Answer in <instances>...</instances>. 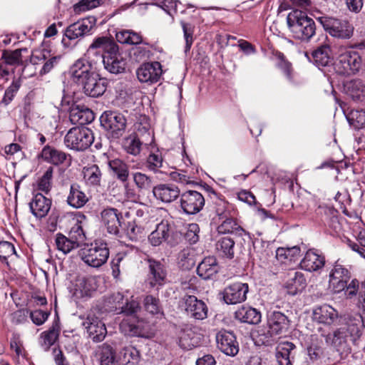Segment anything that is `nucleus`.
I'll return each mask as SVG.
<instances>
[{"mask_svg":"<svg viewBox=\"0 0 365 365\" xmlns=\"http://www.w3.org/2000/svg\"><path fill=\"white\" fill-rule=\"evenodd\" d=\"M287 22L295 38L307 41L315 34L316 26L314 20L302 11H291L287 15Z\"/></svg>","mask_w":365,"mask_h":365,"instance_id":"f257e3e1","label":"nucleus"},{"mask_svg":"<svg viewBox=\"0 0 365 365\" xmlns=\"http://www.w3.org/2000/svg\"><path fill=\"white\" fill-rule=\"evenodd\" d=\"M268 330L262 329L259 331L258 341L265 346H271L274 342L275 336L284 334L287 332L290 321L282 312L274 311L267 317Z\"/></svg>","mask_w":365,"mask_h":365,"instance_id":"f03ea898","label":"nucleus"},{"mask_svg":"<svg viewBox=\"0 0 365 365\" xmlns=\"http://www.w3.org/2000/svg\"><path fill=\"white\" fill-rule=\"evenodd\" d=\"M110 252L108 245L103 241H95L86 244L79 250L81 260L93 268H98L105 264L109 257Z\"/></svg>","mask_w":365,"mask_h":365,"instance_id":"7ed1b4c3","label":"nucleus"},{"mask_svg":"<svg viewBox=\"0 0 365 365\" xmlns=\"http://www.w3.org/2000/svg\"><path fill=\"white\" fill-rule=\"evenodd\" d=\"M363 318L351 321L344 327L336 330L333 334L327 335L326 341L331 344L334 347L338 348L345 344L348 339L355 343L361 334V322Z\"/></svg>","mask_w":365,"mask_h":365,"instance_id":"20e7f679","label":"nucleus"},{"mask_svg":"<svg viewBox=\"0 0 365 365\" xmlns=\"http://www.w3.org/2000/svg\"><path fill=\"white\" fill-rule=\"evenodd\" d=\"M364 61L360 53L354 50H348L341 53L335 63L336 71L343 76L358 73L362 68Z\"/></svg>","mask_w":365,"mask_h":365,"instance_id":"39448f33","label":"nucleus"},{"mask_svg":"<svg viewBox=\"0 0 365 365\" xmlns=\"http://www.w3.org/2000/svg\"><path fill=\"white\" fill-rule=\"evenodd\" d=\"M324 30L331 36L340 39H349L354 34L353 25L346 20L329 16L319 18Z\"/></svg>","mask_w":365,"mask_h":365,"instance_id":"423d86ee","label":"nucleus"},{"mask_svg":"<svg viewBox=\"0 0 365 365\" xmlns=\"http://www.w3.org/2000/svg\"><path fill=\"white\" fill-rule=\"evenodd\" d=\"M106 304L110 311L121 313H137L140 307L139 302L133 296H128L121 292L113 293L106 301Z\"/></svg>","mask_w":365,"mask_h":365,"instance_id":"0eeeda50","label":"nucleus"},{"mask_svg":"<svg viewBox=\"0 0 365 365\" xmlns=\"http://www.w3.org/2000/svg\"><path fill=\"white\" fill-rule=\"evenodd\" d=\"M93 140L92 130L86 127H76L70 129L64 138L66 145L76 150L87 149Z\"/></svg>","mask_w":365,"mask_h":365,"instance_id":"6e6552de","label":"nucleus"},{"mask_svg":"<svg viewBox=\"0 0 365 365\" xmlns=\"http://www.w3.org/2000/svg\"><path fill=\"white\" fill-rule=\"evenodd\" d=\"M95 24L89 19H82L69 25L64 31L62 43L68 47L85 36L91 34Z\"/></svg>","mask_w":365,"mask_h":365,"instance_id":"1a4fd4ad","label":"nucleus"},{"mask_svg":"<svg viewBox=\"0 0 365 365\" xmlns=\"http://www.w3.org/2000/svg\"><path fill=\"white\" fill-rule=\"evenodd\" d=\"M125 317L120 324V329L125 335L143 336L149 330L147 321L136 316V313H125Z\"/></svg>","mask_w":365,"mask_h":365,"instance_id":"9d476101","label":"nucleus"},{"mask_svg":"<svg viewBox=\"0 0 365 365\" xmlns=\"http://www.w3.org/2000/svg\"><path fill=\"white\" fill-rule=\"evenodd\" d=\"M349 279V271L337 260L329 274V287L334 293H339L345 289L346 281Z\"/></svg>","mask_w":365,"mask_h":365,"instance_id":"9b49d317","label":"nucleus"},{"mask_svg":"<svg viewBox=\"0 0 365 365\" xmlns=\"http://www.w3.org/2000/svg\"><path fill=\"white\" fill-rule=\"evenodd\" d=\"M69 72L73 81L78 84L96 73L95 64L88 59V55L78 59L70 68Z\"/></svg>","mask_w":365,"mask_h":365,"instance_id":"f8f14e48","label":"nucleus"},{"mask_svg":"<svg viewBox=\"0 0 365 365\" xmlns=\"http://www.w3.org/2000/svg\"><path fill=\"white\" fill-rule=\"evenodd\" d=\"M204 205V197L197 191L188 190L180 195V207L187 215L199 212Z\"/></svg>","mask_w":365,"mask_h":365,"instance_id":"ddd939ff","label":"nucleus"},{"mask_svg":"<svg viewBox=\"0 0 365 365\" xmlns=\"http://www.w3.org/2000/svg\"><path fill=\"white\" fill-rule=\"evenodd\" d=\"M101 123L106 129L111 130L115 138L120 136L126 126L125 116L113 111L105 112L101 117Z\"/></svg>","mask_w":365,"mask_h":365,"instance_id":"4468645a","label":"nucleus"},{"mask_svg":"<svg viewBox=\"0 0 365 365\" xmlns=\"http://www.w3.org/2000/svg\"><path fill=\"white\" fill-rule=\"evenodd\" d=\"M162 74V66L158 61L143 63L136 71L139 81L149 85L158 82Z\"/></svg>","mask_w":365,"mask_h":365,"instance_id":"2eb2a0df","label":"nucleus"},{"mask_svg":"<svg viewBox=\"0 0 365 365\" xmlns=\"http://www.w3.org/2000/svg\"><path fill=\"white\" fill-rule=\"evenodd\" d=\"M185 310L195 319L202 320L207 318L208 309L206 304L195 296L186 295L183 298Z\"/></svg>","mask_w":365,"mask_h":365,"instance_id":"dca6fc26","label":"nucleus"},{"mask_svg":"<svg viewBox=\"0 0 365 365\" xmlns=\"http://www.w3.org/2000/svg\"><path fill=\"white\" fill-rule=\"evenodd\" d=\"M249 286L247 283L236 282L225 288L224 301L228 304L241 303L247 299Z\"/></svg>","mask_w":365,"mask_h":365,"instance_id":"f3484780","label":"nucleus"},{"mask_svg":"<svg viewBox=\"0 0 365 365\" xmlns=\"http://www.w3.org/2000/svg\"><path fill=\"white\" fill-rule=\"evenodd\" d=\"M101 57L105 69L110 73L119 74L125 71L127 61L120 53L119 47L112 54H103Z\"/></svg>","mask_w":365,"mask_h":365,"instance_id":"a211bd4d","label":"nucleus"},{"mask_svg":"<svg viewBox=\"0 0 365 365\" xmlns=\"http://www.w3.org/2000/svg\"><path fill=\"white\" fill-rule=\"evenodd\" d=\"M83 86L84 93L92 98H97L102 96L107 88L106 78H100L97 73L80 83Z\"/></svg>","mask_w":365,"mask_h":365,"instance_id":"6ab92c4d","label":"nucleus"},{"mask_svg":"<svg viewBox=\"0 0 365 365\" xmlns=\"http://www.w3.org/2000/svg\"><path fill=\"white\" fill-rule=\"evenodd\" d=\"M216 341L218 349L227 356H234L239 351L238 343L233 333L222 330L217 334Z\"/></svg>","mask_w":365,"mask_h":365,"instance_id":"aec40b11","label":"nucleus"},{"mask_svg":"<svg viewBox=\"0 0 365 365\" xmlns=\"http://www.w3.org/2000/svg\"><path fill=\"white\" fill-rule=\"evenodd\" d=\"M83 326L87 329L90 338L95 342H99L104 339L106 335L105 324L96 316L88 314L83 322Z\"/></svg>","mask_w":365,"mask_h":365,"instance_id":"412c9836","label":"nucleus"},{"mask_svg":"<svg viewBox=\"0 0 365 365\" xmlns=\"http://www.w3.org/2000/svg\"><path fill=\"white\" fill-rule=\"evenodd\" d=\"M153 193L158 200L170 203L180 195V190L175 184L162 183L153 187Z\"/></svg>","mask_w":365,"mask_h":365,"instance_id":"4be33fe9","label":"nucleus"},{"mask_svg":"<svg viewBox=\"0 0 365 365\" xmlns=\"http://www.w3.org/2000/svg\"><path fill=\"white\" fill-rule=\"evenodd\" d=\"M120 217H121V214L115 208L108 207L102 210L101 212V223L108 233L117 235L119 232Z\"/></svg>","mask_w":365,"mask_h":365,"instance_id":"5701e85b","label":"nucleus"},{"mask_svg":"<svg viewBox=\"0 0 365 365\" xmlns=\"http://www.w3.org/2000/svg\"><path fill=\"white\" fill-rule=\"evenodd\" d=\"M166 272L163 265L157 261L149 260V274L148 277V283L150 287L158 290L166 280Z\"/></svg>","mask_w":365,"mask_h":365,"instance_id":"b1692460","label":"nucleus"},{"mask_svg":"<svg viewBox=\"0 0 365 365\" xmlns=\"http://www.w3.org/2000/svg\"><path fill=\"white\" fill-rule=\"evenodd\" d=\"M324 256L312 250H308L300 262L302 269L308 272H317L324 267Z\"/></svg>","mask_w":365,"mask_h":365,"instance_id":"393cba45","label":"nucleus"},{"mask_svg":"<svg viewBox=\"0 0 365 365\" xmlns=\"http://www.w3.org/2000/svg\"><path fill=\"white\" fill-rule=\"evenodd\" d=\"M51 201L41 193L34 196L29 202L31 213L37 218L45 217L51 209Z\"/></svg>","mask_w":365,"mask_h":365,"instance_id":"a878e982","label":"nucleus"},{"mask_svg":"<svg viewBox=\"0 0 365 365\" xmlns=\"http://www.w3.org/2000/svg\"><path fill=\"white\" fill-rule=\"evenodd\" d=\"M337 318V311L331 306L327 304L316 307L313 311V319L319 323L330 325L333 324Z\"/></svg>","mask_w":365,"mask_h":365,"instance_id":"bb28decb","label":"nucleus"},{"mask_svg":"<svg viewBox=\"0 0 365 365\" xmlns=\"http://www.w3.org/2000/svg\"><path fill=\"white\" fill-rule=\"evenodd\" d=\"M89 201V197L81 190V186L76 183L70 187L66 202L71 207L79 209L83 207Z\"/></svg>","mask_w":365,"mask_h":365,"instance_id":"cd10ccee","label":"nucleus"},{"mask_svg":"<svg viewBox=\"0 0 365 365\" xmlns=\"http://www.w3.org/2000/svg\"><path fill=\"white\" fill-rule=\"evenodd\" d=\"M170 235V224L167 220H162L148 236V241L153 246H159L168 239Z\"/></svg>","mask_w":365,"mask_h":365,"instance_id":"c85d7f7f","label":"nucleus"},{"mask_svg":"<svg viewBox=\"0 0 365 365\" xmlns=\"http://www.w3.org/2000/svg\"><path fill=\"white\" fill-rule=\"evenodd\" d=\"M218 271L217 259L215 257H207L198 264L197 274L204 279H208L215 276Z\"/></svg>","mask_w":365,"mask_h":365,"instance_id":"c756f323","label":"nucleus"},{"mask_svg":"<svg viewBox=\"0 0 365 365\" xmlns=\"http://www.w3.org/2000/svg\"><path fill=\"white\" fill-rule=\"evenodd\" d=\"M118 47L117 43L113 39L107 36L97 37L89 46L87 55H90L93 50L97 48L101 49L103 51V54L112 53Z\"/></svg>","mask_w":365,"mask_h":365,"instance_id":"7c9ffc66","label":"nucleus"},{"mask_svg":"<svg viewBox=\"0 0 365 365\" xmlns=\"http://www.w3.org/2000/svg\"><path fill=\"white\" fill-rule=\"evenodd\" d=\"M235 317L242 322L256 324L261 321V313L255 308L242 307L236 311Z\"/></svg>","mask_w":365,"mask_h":365,"instance_id":"2f4dec72","label":"nucleus"},{"mask_svg":"<svg viewBox=\"0 0 365 365\" xmlns=\"http://www.w3.org/2000/svg\"><path fill=\"white\" fill-rule=\"evenodd\" d=\"M97 289L96 280L93 277H81L78 279L76 284V296L80 297H91Z\"/></svg>","mask_w":365,"mask_h":365,"instance_id":"473e14b6","label":"nucleus"},{"mask_svg":"<svg viewBox=\"0 0 365 365\" xmlns=\"http://www.w3.org/2000/svg\"><path fill=\"white\" fill-rule=\"evenodd\" d=\"M40 156L45 161L56 165L64 163L67 157L66 154L63 151L49 145H46L42 149Z\"/></svg>","mask_w":365,"mask_h":365,"instance_id":"72a5a7b5","label":"nucleus"},{"mask_svg":"<svg viewBox=\"0 0 365 365\" xmlns=\"http://www.w3.org/2000/svg\"><path fill=\"white\" fill-rule=\"evenodd\" d=\"M83 179L88 186L100 185L102 178V173L99 167L96 165L84 167L82 171Z\"/></svg>","mask_w":365,"mask_h":365,"instance_id":"f704fd0d","label":"nucleus"},{"mask_svg":"<svg viewBox=\"0 0 365 365\" xmlns=\"http://www.w3.org/2000/svg\"><path fill=\"white\" fill-rule=\"evenodd\" d=\"M294 348L295 345L289 341L280 343L277 346L276 359L279 365H292L290 354Z\"/></svg>","mask_w":365,"mask_h":365,"instance_id":"c9c22d12","label":"nucleus"},{"mask_svg":"<svg viewBox=\"0 0 365 365\" xmlns=\"http://www.w3.org/2000/svg\"><path fill=\"white\" fill-rule=\"evenodd\" d=\"M108 166L113 175L122 182H126L129 177V169L123 160L115 158L108 161Z\"/></svg>","mask_w":365,"mask_h":365,"instance_id":"e433bc0d","label":"nucleus"},{"mask_svg":"<svg viewBox=\"0 0 365 365\" xmlns=\"http://www.w3.org/2000/svg\"><path fill=\"white\" fill-rule=\"evenodd\" d=\"M143 143L138 135L133 133L123 139L122 145L127 153L137 156L140 153Z\"/></svg>","mask_w":365,"mask_h":365,"instance_id":"4c0bfd02","label":"nucleus"},{"mask_svg":"<svg viewBox=\"0 0 365 365\" xmlns=\"http://www.w3.org/2000/svg\"><path fill=\"white\" fill-rule=\"evenodd\" d=\"M217 231L221 234L235 233L239 236L247 235V232L240 227L233 218H226L218 226Z\"/></svg>","mask_w":365,"mask_h":365,"instance_id":"58836bf2","label":"nucleus"},{"mask_svg":"<svg viewBox=\"0 0 365 365\" xmlns=\"http://www.w3.org/2000/svg\"><path fill=\"white\" fill-rule=\"evenodd\" d=\"M331 49L329 46L324 45L319 47L312 53L314 63L319 66H326L330 62Z\"/></svg>","mask_w":365,"mask_h":365,"instance_id":"ea45409f","label":"nucleus"},{"mask_svg":"<svg viewBox=\"0 0 365 365\" xmlns=\"http://www.w3.org/2000/svg\"><path fill=\"white\" fill-rule=\"evenodd\" d=\"M55 243L56 248L63 254H68L79 246L76 240L68 238L61 233H58L56 235Z\"/></svg>","mask_w":365,"mask_h":365,"instance_id":"a19ab883","label":"nucleus"},{"mask_svg":"<svg viewBox=\"0 0 365 365\" xmlns=\"http://www.w3.org/2000/svg\"><path fill=\"white\" fill-rule=\"evenodd\" d=\"M59 333V329L55 327H52L48 331L42 332L39 338V344L42 348L46 351L48 350L58 339Z\"/></svg>","mask_w":365,"mask_h":365,"instance_id":"79ce46f5","label":"nucleus"},{"mask_svg":"<svg viewBox=\"0 0 365 365\" xmlns=\"http://www.w3.org/2000/svg\"><path fill=\"white\" fill-rule=\"evenodd\" d=\"M235 242L227 237L220 238L216 243L217 252L229 259H232L235 255Z\"/></svg>","mask_w":365,"mask_h":365,"instance_id":"37998d69","label":"nucleus"},{"mask_svg":"<svg viewBox=\"0 0 365 365\" xmlns=\"http://www.w3.org/2000/svg\"><path fill=\"white\" fill-rule=\"evenodd\" d=\"M139 359V351L132 346L124 347L120 352V359L123 365H135L138 362Z\"/></svg>","mask_w":365,"mask_h":365,"instance_id":"c03bdc74","label":"nucleus"},{"mask_svg":"<svg viewBox=\"0 0 365 365\" xmlns=\"http://www.w3.org/2000/svg\"><path fill=\"white\" fill-rule=\"evenodd\" d=\"M116 40L120 43L126 44H139L142 43V36L136 32L131 30H123L115 34Z\"/></svg>","mask_w":365,"mask_h":365,"instance_id":"a18cd8bd","label":"nucleus"},{"mask_svg":"<svg viewBox=\"0 0 365 365\" xmlns=\"http://www.w3.org/2000/svg\"><path fill=\"white\" fill-rule=\"evenodd\" d=\"M349 95L356 101L365 96V83L361 79H354L349 82L347 85Z\"/></svg>","mask_w":365,"mask_h":365,"instance_id":"49530a36","label":"nucleus"},{"mask_svg":"<svg viewBox=\"0 0 365 365\" xmlns=\"http://www.w3.org/2000/svg\"><path fill=\"white\" fill-rule=\"evenodd\" d=\"M141 221L133 220L128 222L126 226L125 232L128 238L132 241H137L145 235L146 232L141 227Z\"/></svg>","mask_w":365,"mask_h":365,"instance_id":"de8ad7c7","label":"nucleus"},{"mask_svg":"<svg viewBox=\"0 0 365 365\" xmlns=\"http://www.w3.org/2000/svg\"><path fill=\"white\" fill-rule=\"evenodd\" d=\"M71 117L72 121H76L81 125L90 123L94 120V114L89 108L78 110L73 108L71 111Z\"/></svg>","mask_w":365,"mask_h":365,"instance_id":"09e8293b","label":"nucleus"},{"mask_svg":"<svg viewBox=\"0 0 365 365\" xmlns=\"http://www.w3.org/2000/svg\"><path fill=\"white\" fill-rule=\"evenodd\" d=\"M300 255V248L297 246L292 247H279L276 251V257L279 260L295 261Z\"/></svg>","mask_w":365,"mask_h":365,"instance_id":"8fccbe9b","label":"nucleus"},{"mask_svg":"<svg viewBox=\"0 0 365 365\" xmlns=\"http://www.w3.org/2000/svg\"><path fill=\"white\" fill-rule=\"evenodd\" d=\"M130 262L128 256L125 253H118L112 261V272L115 278L120 274V269H125Z\"/></svg>","mask_w":365,"mask_h":365,"instance_id":"3c124183","label":"nucleus"},{"mask_svg":"<svg viewBox=\"0 0 365 365\" xmlns=\"http://www.w3.org/2000/svg\"><path fill=\"white\" fill-rule=\"evenodd\" d=\"M98 355L101 365H114L115 352L110 346L103 344L100 347Z\"/></svg>","mask_w":365,"mask_h":365,"instance_id":"603ef678","label":"nucleus"},{"mask_svg":"<svg viewBox=\"0 0 365 365\" xmlns=\"http://www.w3.org/2000/svg\"><path fill=\"white\" fill-rule=\"evenodd\" d=\"M143 304L145 310L151 314H162L163 309L158 298L148 295L144 298Z\"/></svg>","mask_w":365,"mask_h":365,"instance_id":"864d4df0","label":"nucleus"},{"mask_svg":"<svg viewBox=\"0 0 365 365\" xmlns=\"http://www.w3.org/2000/svg\"><path fill=\"white\" fill-rule=\"evenodd\" d=\"M21 86V78H14L12 81L11 84L6 89L4 97L1 100V103L6 106L9 105L14 99V96H16V93L18 92Z\"/></svg>","mask_w":365,"mask_h":365,"instance_id":"5fc2aeb1","label":"nucleus"},{"mask_svg":"<svg viewBox=\"0 0 365 365\" xmlns=\"http://www.w3.org/2000/svg\"><path fill=\"white\" fill-rule=\"evenodd\" d=\"M133 182L138 190H148L152 186V178L145 173L136 172L133 173Z\"/></svg>","mask_w":365,"mask_h":365,"instance_id":"6e6d98bb","label":"nucleus"},{"mask_svg":"<svg viewBox=\"0 0 365 365\" xmlns=\"http://www.w3.org/2000/svg\"><path fill=\"white\" fill-rule=\"evenodd\" d=\"M106 0H80L74 5L76 12H84L102 5Z\"/></svg>","mask_w":365,"mask_h":365,"instance_id":"4d7b16f0","label":"nucleus"},{"mask_svg":"<svg viewBox=\"0 0 365 365\" xmlns=\"http://www.w3.org/2000/svg\"><path fill=\"white\" fill-rule=\"evenodd\" d=\"M348 120L356 129L364 127L365 125V111L363 110H352L348 117Z\"/></svg>","mask_w":365,"mask_h":365,"instance_id":"13d9d810","label":"nucleus"},{"mask_svg":"<svg viewBox=\"0 0 365 365\" xmlns=\"http://www.w3.org/2000/svg\"><path fill=\"white\" fill-rule=\"evenodd\" d=\"M163 158L161 153H150L146 160L147 168L149 170L156 173L163 167Z\"/></svg>","mask_w":365,"mask_h":365,"instance_id":"bf43d9fd","label":"nucleus"},{"mask_svg":"<svg viewBox=\"0 0 365 365\" xmlns=\"http://www.w3.org/2000/svg\"><path fill=\"white\" fill-rule=\"evenodd\" d=\"M53 176V168H49L44 173L38 182V187L40 190L48 193L51 188V180Z\"/></svg>","mask_w":365,"mask_h":365,"instance_id":"052dcab7","label":"nucleus"},{"mask_svg":"<svg viewBox=\"0 0 365 365\" xmlns=\"http://www.w3.org/2000/svg\"><path fill=\"white\" fill-rule=\"evenodd\" d=\"M21 49L15 51H6L2 54L6 64L16 65L21 62Z\"/></svg>","mask_w":365,"mask_h":365,"instance_id":"680f3d73","label":"nucleus"},{"mask_svg":"<svg viewBox=\"0 0 365 365\" xmlns=\"http://www.w3.org/2000/svg\"><path fill=\"white\" fill-rule=\"evenodd\" d=\"M320 344L321 343L319 342L317 336H312V343L307 348L308 355L311 359H317L323 354L322 348Z\"/></svg>","mask_w":365,"mask_h":365,"instance_id":"e2e57ef3","label":"nucleus"},{"mask_svg":"<svg viewBox=\"0 0 365 365\" xmlns=\"http://www.w3.org/2000/svg\"><path fill=\"white\" fill-rule=\"evenodd\" d=\"M194 334L192 330L184 331L180 336V345L184 349H192L197 343L192 337Z\"/></svg>","mask_w":365,"mask_h":365,"instance_id":"0e129e2a","label":"nucleus"},{"mask_svg":"<svg viewBox=\"0 0 365 365\" xmlns=\"http://www.w3.org/2000/svg\"><path fill=\"white\" fill-rule=\"evenodd\" d=\"M16 254L14 246L12 243L3 241L0 242V259L6 262V259Z\"/></svg>","mask_w":365,"mask_h":365,"instance_id":"69168bd1","label":"nucleus"},{"mask_svg":"<svg viewBox=\"0 0 365 365\" xmlns=\"http://www.w3.org/2000/svg\"><path fill=\"white\" fill-rule=\"evenodd\" d=\"M182 27L184 33V37L186 43L185 51L190 50L193 42L194 29L191 24L182 22Z\"/></svg>","mask_w":365,"mask_h":365,"instance_id":"338daca9","label":"nucleus"},{"mask_svg":"<svg viewBox=\"0 0 365 365\" xmlns=\"http://www.w3.org/2000/svg\"><path fill=\"white\" fill-rule=\"evenodd\" d=\"M11 349L14 351L18 360L26 358V351L22 343L17 339H12L10 343Z\"/></svg>","mask_w":365,"mask_h":365,"instance_id":"774afa93","label":"nucleus"}]
</instances>
